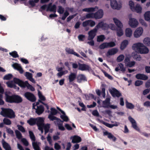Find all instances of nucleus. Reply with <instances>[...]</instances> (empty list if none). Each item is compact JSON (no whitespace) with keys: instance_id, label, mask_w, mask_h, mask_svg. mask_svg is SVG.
Masks as SVG:
<instances>
[{"instance_id":"obj_30","label":"nucleus","mask_w":150,"mask_h":150,"mask_svg":"<svg viewBox=\"0 0 150 150\" xmlns=\"http://www.w3.org/2000/svg\"><path fill=\"white\" fill-rule=\"evenodd\" d=\"M12 67L15 69L18 70L21 74H22L23 73V70L19 64L17 63L14 64L12 65Z\"/></svg>"},{"instance_id":"obj_23","label":"nucleus","mask_w":150,"mask_h":150,"mask_svg":"<svg viewBox=\"0 0 150 150\" xmlns=\"http://www.w3.org/2000/svg\"><path fill=\"white\" fill-rule=\"evenodd\" d=\"M95 18L96 19H100L101 18L103 15V11L101 9H100L98 11L94 13Z\"/></svg>"},{"instance_id":"obj_63","label":"nucleus","mask_w":150,"mask_h":150,"mask_svg":"<svg viewBox=\"0 0 150 150\" xmlns=\"http://www.w3.org/2000/svg\"><path fill=\"white\" fill-rule=\"evenodd\" d=\"M59 135L60 133L57 132V135H54L53 137V140H56L59 139Z\"/></svg>"},{"instance_id":"obj_5","label":"nucleus","mask_w":150,"mask_h":150,"mask_svg":"<svg viewBox=\"0 0 150 150\" xmlns=\"http://www.w3.org/2000/svg\"><path fill=\"white\" fill-rule=\"evenodd\" d=\"M5 95L6 101L8 102L18 103L22 101V98L18 96L13 95L9 96L7 95L6 93L5 94Z\"/></svg>"},{"instance_id":"obj_8","label":"nucleus","mask_w":150,"mask_h":150,"mask_svg":"<svg viewBox=\"0 0 150 150\" xmlns=\"http://www.w3.org/2000/svg\"><path fill=\"white\" fill-rule=\"evenodd\" d=\"M33 108L36 110V113L39 115L42 113L44 111V107L42 105H39V102L33 104Z\"/></svg>"},{"instance_id":"obj_21","label":"nucleus","mask_w":150,"mask_h":150,"mask_svg":"<svg viewBox=\"0 0 150 150\" xmlns=\"http://www.w3.org/2000/svg\"><path fill=\"white\" fill-rule=\"evenodd\" d=\"M77 74L76 73L71 72L68 76V79L70 83L74 81L76 78Z\"/></svg>"},{"instance_id":"obj_28","label":"nucleus","mask_w":150,"mask_h":150,"mask_svg":"<svg viewBox=\"0 0 150 150\" xmlns=\"http://www.w3.org/2000/svg\"><path fill=\"white\" fill-rule=\"evenodd\" d=\"M87 79L84 75L82 74H79L77 77V82L80 83L82 81H86Z\"/></svg>"},{"instance_id":"obj_19","label":"nucleus","mask_w":150,"mask_h":150,"mask_svg":"<svg viewBox=\"0 0 150 150\" xmlns=\"http://www.w3.org/2000/svg\"><path fill=\"white\" fill-rule=\"evenodd\" d=\"M15 83H16L17 84V83H16L13 80V81H8L6 83V84H7L8 86L9 87L12 88H13L15 89L18 90L19 88L18 87H17Z\"/></svg>"},{"instance_id":"obj_3","label":"nucleus","mask_w":150,"mask_h":150,"mask_svg":"<svg viewBox=\"0 0 150 150\" xmlns=\"http://www.w3.org/2000/svg\"><path fill=\"white\" fill-rule=\"evenodd\" d=\"M36 123L38 127V129L40 130L42 133L43 132V129L45 130V134L47 133L50 128V125L46 124L44 125V120L43 118L41 117H38L36 118Z\"/></svg>"},{"instance_id":"obj_53","label":"nucleus","mask_w":150,"mask_h":150,"mask_svg":"<svg viewBox=\"0 0 150 150\" xmlns=\"http://www.w3.org/2000/svg\"><path fill=\"white\" fill-rule=\"evenodd\" d=\"M108 48L111 47L115 46V44L114 42H107Z\"/></svg>"},{"instance_id":"obj_26","label":"nucleus","mask_w":150,"mask_h":150,"mask_svg":"<svg viewBox=\"0 0 150 150\" xmlns=\"http://www.w3.org/2000/svg\"><path fill=\"white\" fill-rule=\"evenodd\" d=\"M112 122L114 123L113 124H110L103 121L102 122V123L103 124L106 126L110 128H112L114 126H117L119 125V123L116 122Z\"/></svg>"},{"instance_id":"obj_33","label":"nucleus","mask_w":150,"mask_h":150,"mask_svg":"<svg viewBox=\"0 0 150 150\" xmlns=\"http://www.w3.org/2000/svg\"><path fill=\"white\" fill-rule=\"evenodd\" d=\"M71 138L72 142L74 143L79 142L81 140V138L77 136H75L72 137Z\"/></svg>"},{"instance_id":"obj_44","label":"nucleus","mask_w":150,"mask_h":150,"mask_svg":"<svg viewBox=\"0 0 150 150\" xmlns=\"http://www.w3.org/2000/svg\"><path fill=\"white\" fill-rule=\"evenodd\" d=\"M86 18H95V13H89L87 14L86 15Z\"/></svg>"},{"instance_id":"obj_9","label":"nucleus","mask_w":150,"mask_h":150,"mask_svg":"<svg viewBox=\"0 0 150 150\" xmlns=\"http://www.w3.org/2000/svg\"><path fill=\"white\" fill-rule=\"evenodd\" d=\"M129 5L132 11H135L137 13H141V12L142 8L140 5L137 4L136 5L135 7H134V3L131 1H129Z\"/></svg>"},{"instance_id":"obj_15","label":"nucleus","mask_w":150,"mask_h":150,"mask_svg":"<svg viewBox=\"0 0 150 150\" xmlns=\"http://www.w3.org/2000/svg\"><path fill=\"white\" fill-rule=\"evenodd\" d=\"M79 69L81 71L89 70L90 67L89 66L85 64L79 63Z\"/></svg>"},{"instance_id":"obj_57","label":"nucleus","mask_w":150,"mask_h":150,"mask_svg":"<svg viewBox=\"0 0 150 150\" xmlns=\"http://www.w3.org/2000/svg\"><path fill=\"white\" fill-rule=\"evenodd\" d=\"M69 14V13L67 11H66L64 13L63 15L62 18V19L63 20H64Z\"/></svg>"},{"instance_id":"obj_34","label":"nucleus","mask_w":150,"mask_h":150,"mask_svg":"<svg viewBox=\"0 0 150 150\" xmlns=\"http://www.w3.org/2000/svg\"><path fill=\"white\" fill-rule=\"evenodd\" d=\"M58 121L57 122H56V123L55 124L56 125L58 126L59 129L61 130H65L64 127L63 126V122L61 121V120H58Z\"/></svg>"},{"instance_id":"obj_58","label":"nucleus","mask_w":150,"mask_h":150,"mask_svg":"<svg viewBox=\"0 0 150 150\" xmlns=\"http://www.w3.org/2000/svg\"><path fill=\"white\" fill-rule=\"evenodd\" d=\"M64 8H62L61 6H59L58 7V12L61 14H63L64 12Z\"/></svg>"},{"instance_id":"obj_25","label":"nucleus","mask_w":150,"mask_h":150,"mask_svg":"<svg viewBox=\"0 0 150 150\" xmlns=\"http://www.w3.org/2000/svg\"><path fill=\"white\" fill-rule=\"evenodd\" d=\"M38 95L39 97V99H40V100H39V102H40L41 103L43 104L44 105H45V106L47 108V109H48V105L46 104L43 103L42 102H41V100L42 101H45V97L44 96H43L41 93L40 91H38Z\"/></svg>"},{"instance_id":"obj_55","label":"nucleus","mask_w":150,"mask_h":150,"mask_svg":"<svg viewBox=\"0 0 150 150\" xmlns=\"http://www.w3.org/2000/svg\"><path fill=\"white\" fill-rule=\"evenodd\" d=\"M25 75L28 79H30L32 77V74L28 72H26L25 73Z\"/></svg>"},{"instance_id":"obj_22","label":"nucleus","mask_w":150,"mask_h":150,"mask_svg":"<svg viewBox=\"0 0 150 150\" xmlns=\"http://www.w3.org/2000/svg\"><path fill=\"white\" fill-rule=\"evenodd\" d=\"M129 119L132 123L133 127L136 130L139 131V129L137 126V124L135 121L132 117H129Z\"/></svg>"},{"instance_id":"obj_17","label":"nucleus","mask_w":150,"mask_h":150,"mask_svg":"<svg viewBox=\"0 0 150 150\" xmlns=\"http://www.w3.org/2000/svg\"><path fill=\"white\" fill-rule=\"evenodd\" d=\"M56 6L55 5H52V4L50 3L47 5V11H50L54 13L56 12Z\"/></svg>"},{"instance_id":"obj_27","label":"nucleus","mask_w":150,"mask_h":150,"mask_svg":"<svg viewBox=\"0 0 150 150\" xmlns=\"http://www.w3.org/2000/svg\"><path fill=\"white\" fill-rule=\"evenodd\" d=\"M103 135L105 136L107 135L108 138L112 140L113 141H115L116 139V138L114 137L111 133L107 131L103 132Z\"/></svg>"},{"instance_id":"obj_42","label":"nucleus","mask_w":150,"mask_h":150,"mask_svg":"<svg viewBox=\"0 0 150 150\" xmlns=\"http://www.w3.org/2000/svg\"><path fill=\"white\" fill-rule=\"evenodd\" d=\"M144 17L146 21H149L150 20V11H147L145 13Z\"/></svg>"},{"instance_id":"obj_10","label":"nucleus","mask_w":150,"mask_h":150,"mask_svg":"<svg viewBox=\"0 0 150 150\" xmlns=\"http://www.w3.org/2000/svg\"><path fill=\"white\" fill-rule=\"evenodd\" d=\"M109 91L113 97H119L121 95V93L116 89L114 88H111L109 89Z\"/></svg>"},{"instance_id":"obj_24","label":"nucleus","mask_w":150,"mask_h":150,"mask_svg":"<svg viewBox=\"0 0 150 150\" xmlns=\"http://www.w3.org/2000/svg\"><path fill=\"white\" fill-rule=\"evenodd\" d=\"M66 52L68 54H74L77 57L81 58V57L78 54L74 51V50L69 48H67L66 49Z\"/></svg>"},{"instance_id":"obj_7","label":"nucleus","mask_w":150,"mask_h":150,"mask_svg":"<svg viewBox=\"0 0 150 150\" xmlns=\"http://www.w3.org/2000/svg\"><path fill=\"white\" fill-rule=\"evenodd\" d=\"M113 20L114 23L118 27L116 30L117 35L118 36L120 37L123 34V31L122 29L123 27L122 23L116 18H114Z\"/></svg>"},{"instance_id":"obj_46","label":"nucleus","mask_w":150,"mask_h":150,"mask_svg":"<svg viewBox=\"0 0 150 150\" xmlns=\"http://www.w3.org/2000/svg\"><path fill=\"white\" fill-rule=\"evenodd\" d=\"M125 104L126 107L129 109H132L134 108V105L131 103H129L127 101H126L125 102Z\"/></svg>"},{"instance_id":"obj_52","label":"nucleus","mask_w":150,"mask_h":150,"mask_svg":"<svg viewBox=\"0 0 150 150\" xmlns=\"http://www.w3.org/2000/svg\"><path fill=\"white\" fill-rule=\"evenodd\" d=\"M9 54L14 58L17 57H19L17 52L16 51H14L12 52H10Z\"/></svg>"},{"instance_id":"obj_64","label":"nucleus","mask_w":150,"mask_h":150,"mask_svg":"<svg viewBox=\"0 0 150 150\" xmlns=\"http://www.w3.org/2000/svg\"><path fill=\"white\" fill-rule=\"evenodd\" d=\"M12 77V75L11 74H8L5 75L4 78V79L9 80L11 79Z\"/></svg>"},{"instance_id":"obj_45","label":"nucleus","mask_w":150,"mask_h":150,"mask_svg":"<svg viewBox=\"0 0 150 150\" xmlns=\"http://www.w3.org/2000/svg\"><path fill=\"white\" fill-rule=\"evenodd\" d=\"M144 43L148 46H150V38H145L143 40Z\"/></svg>"},{"instance_id":"obj_1","label":"nucleus","mask_w":150,"mask_h":150,"mask_svg":"<svg viewBox=\"0 0 150 150\" xmlns=\"http://www.w3.org/2000/svg\"><path fill=\"white\" fill-rule=\"evenodd\" d=\"M115 26L113 24H110L109 25L101 22L99 23L95 28L89 31L88 33V40H92L95 36L97 30L99 28H101L103 29L106 30L110 28L112 30L115 29Z\"/></svg>"},{"instance_id":"obj_2","label":"nucleus","mask_w":150,"mask_h":150,"mask_svg":"<svg viewBox=\"0 0 150 150\" xmlns=\"http://www.w3.org/2000/svg\"><path fill=\"white\" fill-rule=\"evenodd\" d=\"M132 48L133 50L141 54L147 53L149 51L148 49L146 46H144L143 44L138 42L134 44L132 46ZM135 53H132V56L133 58L137 60H140L141 57L137 54H135Z\"/></svg>"},{"instance_id":"obj_61","label":"nucleus","mask_w":150,"mask_h":150,"mask_svg":"<svg viewBox=\"0 0 150 150\" xmlns=\"http://www.w3.org/2000/svg\"><path fill=\"white\" fill-rule=\"evenodd\" d=\"M21 141L25 146H28V143L26 139L25 138L22 139Z\"/></svg>"},{"instance_id":"obj_14","label":"nucleus","mask_w":150,"mask_h":150,"mask_svg":"<svg viewBox=\"0 0 150 150\" xmlns=\"http://www.w3.org/2000/svg\"><path fill=\"white\" fill-rule=\"evenodd\" d=\"M124 61L125 65L129 67H133L135 63L134 61H130V59L128 57L125 58Z\"/></svg>"},{"instance_id":"obj_47","label":"nucleus","mask_w":150,"mask_h":150,"mask_svg":"<svg viewBox=\"0 0 150 150\" xmlns=\"http://www.w3.org/2000/svg\"><path fill=\"white\" fill-rule=\"evenodd\" d=\"M29 134L30 138L33 142H35V137L32 132L29 131Z\"/></svg>"},{"instance_id":"obj_51","label":"nucleus","mask_w":150,"mask_h":150,"mask_svg":"<svg viewBox=\"0 0 150 150\" xmlns=\"http://www.w3.org/2000/svg\"><path fill=\"white\" fill-rule=\"evenodd\" d=\"M108 48L107 42H104L99 46V48L101 49H103Z\"/></svg>"},{"instance_id":"obj_56","label":"nucleus","mask_w":150,"mask_h":150,"mask_svg":"<svg viewBox=\"0 0 150 150\" xmlns=\"http://www.w3.org/2000/svg\"><path fill=\"white\" fill-rule=\"evenodd\" d=\"M51 112L50 114L55 115H56L57 113V110L55 108H52L51 109Z\"/></svg>"},{"instance_id":"obj_12","label":"nucleus","mask_w":150,"mask_h":150,"mask_svg":"<svg viewBox=\"0 0 150 150\" xmlns=\"http://www.w3.org/2000/svg\"><path fill=\"white\" fill-rule=\"evenodd\" d=\"M129 24L132 28H135L138 25V22L136 19L131 18L129 19Z\"/></svg>"},{"instance_id":"obj_62","label":"nucleus","mask_w":150,"mask_h":150,"mask_svg":"<svg viewBox=\"0 0 150 150\" xmlns=\"http://www.w3.org/2000/svg\"><path fill=\"white\" fill-rule=\"evenodd\" d=\"M89 25L92 27L94 26L95 25V21L91 20H88Z\"/></svg>"},{"instance_id":"obj_29","label":"nucleus","mask_w":150,"mask_h":150,"mask_svg":"<svg viewBox=\"0 0 150 150\" xmlns=\"http://www.w3.org/2000/svg\"><path fill=\"white\" fill-rule=\"evenodd\" d=\"M136 78L139 79H142L144 80H146L148 79V77L144 74H139L136 75Z\"/></svg>"},{"instance_id":"obj_16","label":"nucleus","mask_w":150,"mask_h":150,"mask_svg":"<svg viewBox=\"0 0 150 150\" xmlns=\"http://www.w3.org/2000/svg\"><path fill=\"white\" fill-rule=\"evenodd\" d=\"M115 70L116 71H120L124 73L125 71V68L123 64L120 63L118 64L117 67L115 68Z\"/></svg>"},{"instance_id":"obj_59","label":"nucleus","mask_w":150,"mask_h":150,"mask_svg":"<svg viewBox=\"0 0 150 150\" xmlns=\"http://www.w3.org/2000/svg\"><path fill=\"white\" fill-rule=\"evenodd\" d=\"M18 129L22 132H25V131L24 128L22 126L17 125Z\"/></svg>"},{"instance_id":"obj_35","label":"nucleus","mask_w":150,"mask_h":150,"mask_svg":"<svg viewBox=\"0 0 150 150\" xmlns=\"http://www.w3.org/2000/svg\"><path fill=\"white\" fill-rule=\"evenodd\" d=\"M62 114L60 115V117L63 120V121L67 122L68 121L69 119L67 116L66 115L64 111H62L61 112Z\"/></svg>"},{"instance_id":"obj_36","label":"nucleus","mask_w":150,"mask_h":150,"mask_svg":"<svg viewBox=\"0 0 150 150\" xmlns=\"http://www.w3.org/2000/svg\"><path fill=\"white\" fill-rule=\"evenodd\" d=\"M110 99L107 98L103 102V107L104 108H108L110 104Z\"/></svg>"},{"instance_id":"obj_20","label":"nucleus","mask_w":150,"mask_h":150,"mask_svg":"<svg viewBox=\"0 0 150 150\" xmlns=\"http://www.w3.org/2000/svg\"><path fill=\"white\" fill-rule=\"evenodd\" d=\"M98 9V8L97 6H95L94 7H90L83 9L82 11L88 13H91L97 11Z\"/></svg>"},{"instance_id":"obj_32","label":"nucleus","mask_w":150,"mask_h":150,"mask_svg":"<svg viewBox=\"0 0 150 150\" xmlns=\"http://www.w3.org/2000/svg\"><path fill=\"white\" fill-rule=\"evenodd\" d=\"M96 92L97 95L100 96V95L101 93L103 97L105 98V89L104 88H102V91L101 92L98 89L96 90Z\"/></svg>"},{"instance_id":"obj_18","label":"nucleus","mask_w":150,"mask_h":150,"mask_svg":"<svg viewBox=\"0 0 150 150\" xmlns=\"http://www.w3.org/2000/svg\"><path fill=\"white\" fill-rule=\"evenodd\" d=\"M118 51V49L116 48H113L109 50L106 54L107 57L116 54Z\"/></svg>"},{"instance_id":"obj_60","label":"nucleus","mask_w":150,"mask_h":150,"mask_svg":"<svg viewBox=\"0 0 150 150\" xmlns=\"http://www.w3.org/2000/svg\"><path fill=\"white\" fill-rule=\"evenodd\" d=\"M142 81L140 80H137L135 81V85L136 86H139L142 84Z\"/></svg>"},{"instance_id":"obj_54","label":"nucleus","mask_w":150,"mask_h":150,"mask_svg":"<svg viewBox=\"0 0 150 150\" xmlns=\"http://www.w3.org/2000/svg\"><path fill=\"white\" fill-rule=\"evenodd\" d=\"M102 71L103 72L105 76L107 77L108 79H112L113 78L108 73H107V72H106L105 71Z\"/></svg>"},{"instance_id":"obj_37","label":"nucleus","mask_w":150,"mask_h":150,"mask_svg":"<svg viewBox=\"0 0 150 150\" xmlns=\"http://www.w3.org/2000/svg\"><path fill=\"white\" fill-rule=\"evenodd\" d=\"M132 31L131 28H127L125 30V35L127 37H130L132 35Z\"/></svg>"},{"instance_id":"obj_43","label":"nucleus","mask_w":150,"mask_h":150,"mask_svg":"<svg viewBox=\"0 0 150 150\" xmlns=\"http://www.w3.org/2000/svg\"><path fill=\"white\" fill-rule=\"evenodd\" d=\"M105 38L104 35H101L97 36V41L98 42H103L105 39Z\"/></svg>"},{"instance_id":"obj_38","label":"nucleus","mask_w":150,"mask_h":150,"mask_svg":"<svg viewBox=\"0 0 150 150\" xmlns=\"http://www.w3.org/2000/svg\"><path fill=\"white\" fill-rule=\"evenodd\" d=\"M36 118H30L27 120V123L30 125H33L36 124Z\"/></svg>"},{"instance_id":"obj_4","label":"nucleus","mask_w":150,"mask_h":150,"mask_svg":"<svg viewBox=\"0 0 150 150\" xmlns=\"http://www.w3.org/2000/svg\"><path fill=\"white\" fill-rule=\"evenodd\" d=\"M14 80L16 83L21 87L25 88L27 87L28 89L32 91H34L35 90L34 88L30 85L27 81L24 82L19 79L16 78H14Z\"/></svg>"},{"instance_id":"obj_49","label":"nucleus","mask_w":150,"mask_h":150,"mask_svg":"<svg viewBox=\"0 0 150 150\" xmlns=\"http://www.w3.org/2000/svg\"><path fill=\"white\" fill-rule=\"evenodd\" d=\"M15 132L16 137L18 139H20L22 138V134L18 130H16L15 131Z\"/></svg>"},{"instance_id":"obj_31","label":"nucleus","mask_w":150,"mask_h":150,"mask_svg":"<svg viewBox=\"0 0 150 150\" xmlns=\"http://www.w3.org/2000/svg\"><path fill=\"white\" fill-rule=\"evenodd\" d=\"M2 143L3 148L5 150H11L10 145L4 139L2 140Z\"/></svg>"},{"instance_id":"obj_6","label":"nucleus","mask_w":150,"mask_h":150,"mask_svg":"<svg viewBox=\"0 0 150 150\" xmlns=\"http://www.w3.org/2000/svg\"><path fill=\"white\" fill-rule=\"evenodd\" d=\"M2 111L1 112V114L5 117H8L11 118H14L15 117L14 113L13 111L10 109L1 108Z\"/></svg>"},{"instance_id":"obj_41","label":"nucleus","mask_w":150,"mask_h":150,"mask_svg":"<svg viewBox=\"0 0 150 150\" xmlns=\"http://www.w3.org/2000/svg\"><path fill=\"white\" fill-rule=\"evenodd\" d=\"M128 42L127 40H125L123 41L121 43L120 46L121 50H123L128 45Z\"/></svg>"},{"instance_id":"obj_40","label":"nucleus","mask_w":150,"mask_h":150,"mask_svg":"<svg viewBox=\"0 0 150 150\" xmlns=\"http://www.w3.org/2000/svg\"><path fill=\"white\" fill-rule=\"evenodd\" d=\"M32 144L33 148L35 150H40L39 146L40 144V143L34 142H32Z\"/></svg>"},{"instance_id":"obj_13","label":"nucleus","mask_w":150,"mask_h":150,"mask_svg":"<svg viewBox=\"0 0 150 150\" xmlns=\"http://www.w3.org/2000/svg\"><path fill=\"white\" fill-rule=\"evenodd\" d=\"M25 97L29 100L34 102L36 100V98L34 95L29 92L25 93L24 94Z\"/></svg>"},{"instance_id":"obj_39","label":"nucleus","mask_w":150,"mask_h":150,"mask_svg":"<svg viewBox=\"0 0 150 150\" xmlns=\"http://www.w3.org/2000/svg\"><path fill=\"white\" fill-rule=\"evenodd\" d=\"M54 115L50 114L48 115V118L51 120H54V122L55 124L56 123V122L57 123L58 121V120H60V119L58 118L55 117L53 116Z\"/></svg>"},{"instance_id":"obj_11","label":"nucleus","mask_w":150,"mask_h":150,"mask_svg":"<svg viewBox=\"0 0 150 150\" xmlns=\"http://www.w3.org/2000/svg\"><path fill=\"white\" fill-rule=\"evenodd\" d=\"M143 30L142 28L140 27L137 28L134 33V35L136 38L140 37L143 33Z\"/></svg>"},{"instance_id":"obj_48","label":"nucleus","mask_w":150,"mask_h":150,"mask_svg":"<svg viewBox=\"0 0 150 150\" xmlns=\"http://www.w3.org/2000/svg\"><path fill=\"white\" fill-rule=\"evenodd\" d=\"M4 123L6 125H9L11 124V120L6 118H5L3 120Z\"/></svg>"},{"instance_id":"obj_50","label":"nucleus","mask_w":150,"mask_h":150,"mask_svg":"<svg viewBox=\"0 0 150 150\" xmlns=\"http://www.w3.org/2000/svg\"><path fill=\"white\" fill-rule=\"evenodd\" d=\"M124 58V56L123 54L120 55L117 59V62H120L122 61Z\"/></svg>"}]
</instances>
